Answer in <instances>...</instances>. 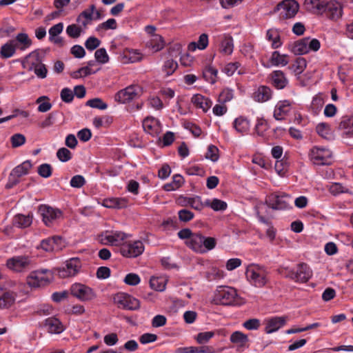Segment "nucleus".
<instances>
[{
    "label": "nucleus",
    "mask_w": 353,
    "mask_h": 353,
    "mask_svg": "<svg viewBox=\"0 0 353 353\" xmlns=\"http://www.w3.org/2000/svg\"><path fill=\"white\" fill-rule=\"evenodd\" d=\"M144 130L152 137L159 135L161 132L160 121L152 117H148L143 121Z\"/></svg>",
    "instance_id": "f3484780"
},
{
    "label": "nucleus",
    "mask_w": 353,
    "mask_h": 353,
    "mask_svg": "<svg viewBox=\"0 0 353 353\" xmlns=\"http://www.w3.org/2000/svg\"><path fill=\"white\" fill-rule=\"evenodd\" d=\"M207 205L210 206L214 211H223L227 208V203L218 199H214L211 203L208 202Z\"/></svg>",
    "instance_id": "8fccbe9b"
},
{
    "label": "nucleus",
    "mask_w": 353,
    "mask_h": 353,
    "mask_svg": "<svg viewBox=\"0 0 353 353\" xmlns=\"http://www.w3.org/2000/svg\"><path fill=\"white\" fill-rule=\"evenodd\" d=\"M268 272L265 266L252 263L248 265L245 275L249 282L257 288H262L268 282Z\"/></svg>",
    "instance_id": "f03ea898"
},
{
    "label": "nucleus",
    "mask_w": 353,
    "mask_h": 353,
    "mask_svg": "<svg viewBox=\"0 0 353 353\" xmlns=\"http://www.w3.org/2000/svg\"><path fill=\"white\" fill-rule=\"evenodd\" d=\"M51 274L47 269H41L32 272L27 277V283L32 288H39L50 283Z\"/></svg>",
    "instance_id": "0eeeda50"
},
{
    "label": "nucleus",
    "mask_w": 353,
    "mask_h": 353,
    "mask_svg": "<svg viewBox=\"0 0 353 353\" xmlns=\"http://www.w3.org/2000/svg\"><path fill=\"white\" fill-rule=\"evenodd\" d=\"M156 30H157V28L155 26H150V25L147 26L145 28V31L148 34L154 36L157 40H159L160 41L156 46H153V48H154L156 49V50H159L162 49L163 47V38L160 35L155 34Z\"/></svg>",
    "instance_id": "a19ab883"
},
{
    "label": "nucleus",
    "mask_w": 353,
    "mask_h": 353,
    "mask_svg": "<svg viewBox=\"0 0 353 353\" xmlns=\"http://www.w3.org/2000/svg\"><path fill=\"white\" fill-rule=\"evenodd\" d=\"M85 183V180L84 177L81 175H75L74 176L70 182V185L72 188H80L83 187Z\"/></svg>",
    "instance_id": "774afa93"
},
{
    "label": "nucleus",
    "mask_w": 353,
    "mask_h": 353,
    "mask_svg": "<svg viewBox=\"0 0 353 353\" xmlns=\"http://www.w3.org/2000/svg\"><path fill=\"white\" fill-rule=\"evenodd\" d=\"M45 326L48 327V332L51 334H60L64 330L63 325L61 321L54 317L46 319Z\"/></svg>",
    "instance_id": "c85d7f7f"
},
{
    "label": "nucleus",
    "mask_w": 353,
    "mask_h": 353,
    "mask_svg": "<svg viewBox=\"0 0 353 353\" xmlns=\"http://www.w3.org/2000/svg\"><path fill=\"white\" fill-rule=\"evenodd\" d=\"M287 321L286 316H275L266 321L265 330L266 333L270 334L277 331L283 327Z\"/></svg>",
    "instance_id": "412c9836"
},
{
    "label": "nucleus",
    "mask_w": 353,
    "mask_h": 353,
    "mask_svg": "<svg viewBox=\"0 0 353 353\" xmlns=\"http://www.w3.org/2000/svg\"><path fill=\"white\" fill-rule=\"evenodd\" d=\"M12 148H18L23 145L26 142V137L22 134H14L10 138Z\"/></svg>",
    "instance_id": "4d7b16f0"
},
{
    "label": "nucleus",
    "mask_w": 353,
    "mask_h": 353,
    "mask_svg": "<svg viewBox=\"0 0 353 353\" xmlns=\"http://www.w3.org/2000/svg\"><path fill=\"white\" fill-rule=\"evenodd\" d=\"M150 285L151 288L159 292L163 291L165 288L163 279L159 277H152L150 280Z\"/></svg>",
    "instance_id": "79ce46f5"
},
{
    "label": "nucleus",
    "mask_w": 353,
    "mask_h": 353,
    "mask_svg": "<svg viewBox=\"0 0 353 353\" xmlns=\"http://www.w3.org/2000/svg\"><path fill=\"white\" fill-rule=\"evenodd\" d=\"M325 0H305L306 10L315 14H323Z\"/></svg>",
    "instance_id": "a878e982"
},
{
    "label": "nucleus",
    "mask_w": 353,
    "mask_h": 353,
    "mask_svg": "<svg viewBox=\"0 0 353 353\" xmlns=\"http://www.w3.org/2000/svg\"><path fill=\"white\" fill-rule=\"evenodd\" d=\"M299 8V3L296 1L284 0L276 6L274 11L280 12L281 19H286L293 18L297 13Z\"/></svg>",
    "instance_id": "6e6552de"
},
{
    "label": "nucleus",
    "mask_w": 353,
    "mask_h": 353,
    "mask_svg": "<svg viewBox=\"0 0 353 353\" xmlns=\"http://www.w3.org/2000/svg\"><path fill=\"white\" fill-rule=\"evenodd\" d=\"M32 168V163L30 161H26L19 165L15 167L10 173V179L12 177L19 178L28 173Z\"/></svg>",
    "instance_id": "7c9ffc66"
},
{
    "label": "nucleus",
    "mask_w": 353,
    "mask_h": 353,
    "mask_svg": "<svg viewBox=\"0 0 353 353\" xmlns=\"http://www.w3.org/2000/svg\"><path fill=\"white\" fill-rule=\"evenodd\" d=\"M220 50L221 52L230 54L233 51V40L232 37H225L221 43Z\"/></svg>",
    "instance_id": "ea45409f"
},
{
    "label": "nucleus",
    "mask_w": 353,
    "mask_h": 353,
    "mask_svg": "<svg viewBox=\"0 0 353 353\" xmlns=\"http://www.w3.org/2000/svg\"><path fill=\"white\" fill-rule=\"evenodd\" d=\"M272 97L271 89L266 85H261L253 93V99L257 102H265L270 99Z\"/></svg>",
    "instance_id": "393cba45"
},
{
    "label": "nucleus",
    "mask_w": 353,
    "mask_h": 353,
    "mask_svg": "<svg viewBox=\"0 0 353 353\" xmlns=\"http://www.w3.org/2000/svg\"><path fill=\"white\" fill-rule=\"evenodd\" d=\"M208 45V36L207 34H202L199 36L198 42H192L188 46V49L191 50H194L196 48H198L200 50H204L207 48Z\"/></svg>",
    "instance_id": "4c0bfd02"
},
{
    "label": "nucleus",
    "mask_w": 353,
    "mask_h": 353,
    "mask_svg": "<svg viewBox=\"0 0 353 353\" xmlns=\"http://www.w3.org/2000/svg\"><path fill=\"white\" fill-rule=\"evenodd\" d=\"M292 199L287 194H272L268 196L266 203L274 210H285L290 207Z\"/></svg>",
    "instance_id": "1a4fd4ad"
},
{
    "label": "nucleus",
    "mask_w": 353,
    "mask_h": 353,
    "mask_svg": "<svg viewBox=\"0 0 353 353\" xmlns=\"http://www.w3.org/2000/svg\"><path fill=\"white\" fill-rule=\"evenodd\" d=\"M339 130L347 136H353V116H343L339 124Z\"/></svg>",
    "instance_id": "bb28decb"
},
{
    "label": "nucleus",
    "mask_w": 353,
    "mask_h": 353,
    "mask_svg": "<svg viewBox=\"0 0 353 353\" xmlns=\"http://www.w3.org/2000/svg\"><path fill=\"white\" fill-rule=\"evenodd\" d=\"M324 6L323 13L325 12L330 19L336 21L342 17L343 7L339 2L335 0L325 1Z\"/></svg>",
    "instance_id": "dca6fc26"
},
{
    "label": "nucleus",
    "mask_w": 353,
    "mask_h": 353,
    "mask_svg": "<svg viewBox=\"0 0 353 353\" xmlns=\"http://www.w3.org/2000/svg\"><path fill=\"white\" fill-rule=\"evenodd\" d=\"M101 41L94 37H89L85 42V46L88 50H94L100 46Z\"/></svg>",
    "instance_id": "0e129e2a"
},
{
    "label": "nucleus",
    "mask_w": 353,
    "mask_h": 353,
    "mask_svg": "<svg viewBox=\"0 0 353 353\" xmlns=\"http://www.w3.org/2000/svg\"><path fill=\"white\" fill-rule=\"evenodd\" d=\"M291 102L288 100L280 101L275 106L274 117L276 120H283L291 110Z\"/></svg>",
    "instance_id": "6ab92c4d"
},
{
    "label": "nucleus",
    "mask_w": 353,
    "mask_h": 353,
    "mask_svg": "<svg viewBox=\"0 0 353 353\" xmlns=\"http://www.w3.org/2000/svg\"><path fill=\"white\" fill-rule=\"evenodd\" d=\"M307 38L301 39L294 43L292 47V52L296 55L305 54L309 52L307 46Z\"/></svg>",
    "instance_id": "2f4dec72"
},
{
    "label": "nucleus",
    "mask_w": 353,
    "mask_h": 353,
    "mask_svg": "<svg viewBox=\"0 0 353 353\" xmlns=\"http://www.w3.org/2000/svg\"><path fill=\"white\" fill-rule=\"evenodd\" d=\"M7 267L16 272L28 271L34 267V261L32 257L21 255L14 256L7 260Z\"/></svg>",
    "instance_id": "39448f33"
},
{
    "label": "nucleus",
    "mask_w": 353,
    "mask_h": 353,
    "mask_svg": "<svg viewBox=\"0 0 353 353\" xmlns=\"http://www.w3.org/2000/svg\"><path fill=\"white\" fill-rule=\"evenodd\" d=\"M70 292L72 296L81 301H89L96 297V294L91 288L79 283L71 286Z\"/></svg>",
    "instance_id": "9d476101"
},
{
    "label": "nucleus",
    "mask_w": 353,
    "mask_h": 353,
    "mask_svg": "<svg viewBox=\"0 0 353 353\" xmlns=\"http://www.w3.org/2000/svg\"><path fill=\"white\" fill-rule=\"evenodd\" d=\"M311 161L316 165H328L330 163L332 152L325 148L314 147L310 152Z\"/></svg>",
    "instance_id": "9b49d317"
},
{
    "label": "nucleus",
    "mask_w": 353,
    "mask_h": 353,
    "mask_svg": "<svg viewBox=\"0 0 353 353\" xmlns=\"http://www.w3.org/2000/svg\"><path fill=\"white\" fill-rule=\"evenodd\" d=\"M61 241V237L54 236L52 238H48L41 241L40 248L46 252H53L59 249Z\"/></svg>",
    "instance_id": "5701e85b"
},
{
    "label": "nucleus",
    "mask_w": 353,
    "mask_h": 353,
    "mask_svg": "<svg viewBox=\"0 0 353 353\" xmlns=\"http://www.w3.org/2000/svg\"><path fill=\"white\" fill-rule=\"evenodd\" d=\"M312 275V273L309 266L305 263H300L298 265L295 272V281L306 283L311 278Z\"/></svg>",
    "instance_id": "4be33fe9"
},
{
    "label": "nucleus",
    "mask_w": 353,
    "mask_h": 353,
    "mask_svg": "<svg viewBox=\"0 0 353 353\" xmlns=\"http://www.w3.org/2000/svg\"><path fill=\"white\" fill-rule=\"evenodd\" d=\"M214 336V332L212 331L200 332L197 334L196 339L199 344H203L208 342Z\"/></svg>",
    "instance_id": "052dcab7"
},
{
    "label": "nucleus",
    "mask_w": 353,
    "mask_h": 353,
    "mask_svg": "<svg viewBox=\"0 0 353 353\" xmlns=\"http://www.w3.org/2000/svg\"><path fill=\"white\" fill-rule=\"evenodd\" d=\"M38 174L43 178H48L52 175V168L48 163H43L38 167Z\"/></svg>",
    "instance_id": "864d4df0"
},
{
    "label": "nucleus",
    "mask_w": 353,
    "mask_h": 353,
    "mask_svg": "<svg viewBox=\"0 0 353 353\" xmlns=\"http://www.w3.org/2000/svg\"><path fill=\"white\" fill-rule=\"evenodd\" d=\"M239 297L236 290L232 287L219 286L214 292V302L221 305H237Z\"/></svg>",
    "instance_id": "7ed1b4c3"
},
{
    "label": "nucleus",
    "mask_w": 353,
    "mask_h": 353,
    "mask_svg": "<svg viewBox=\"0 0 353 353\" xmlns=\"http://www.w3.org/2000/svg\"><path fill=\"white\" fill-rule=\"evenodd\" d=\"M233 98V91L232 90L230 89H224L223 91L219 94L218 101L220 103L224 104L225 103H227L232 100Z\"/></svg>",
    "instance_id": "6e6d98bb"
},
{
    "label": "nucleus",
    "mask_w": 353,
    "mask_h": 353,
    "mask_svg": "<svg viewBox=\"0 0 353 353\" xmlns=\"http://www.w3.org/2000/svg\"><path fill=\"white\" fill-rule=\"evenodd\" d=\"M94 57L100 63L104 64L108 62L109 57L105 48H99L96 50L94 53Z\"/></svg>",
    "instance_id": "603ef678"
},
{
    "label": "nucleus",
    "mask_w": 353,
    "mask_h": 353,
    "mask_svg": "<svg viewBox=\"0 0 353 353\" xmlns=\"http://www.w3.org/2000/svg\"><path fill=\"white\" fill-rule=\"evenodd\" d=\"M32 222V216L30 215L17 214L13 219V225L19 228L29 227Z\"/></svg>",
    "instance_id": "473e14b6"
},
{
    "label": "nucleus",
    "mask_w": 353,
    "mask_h": 353,
    "mask_svg": "<svg viewBox=\"0 0 353 353\" xmlns=\"http://www.w3.org/2000/svg\"><path fill=\"white\" fill-rule=\"evenodd\" d=\"M32 40L26 33H19L14 39L8 40L0 48V57L7 59L14 56L17 49L24 51L32 45Z\"/></svg>",
    "instance_id": "f257e3e1"
},
{
    "label": "nucleus",
    "mask_w": 353,
    "mask_h": 353,
    "mask_svg": "<svg viewBox=\"0 0 353 353\" xmlns=\"http://www.w3.org/2000/svg\"><path fill=\"white\" fill-rule=\"evenodd\" d=\"M254 130L259 136H263L264 132L268 130L267 121L262 118L258 119Z\"/></svg>",
    "instance_id": "13d9d810"
},
{
    "label": "nucleus",
    "mask_w": 353,
    "mask_h": 353,
    "mask_svg": "<svg viewBox=\"0 0 353 353\" xmlns=\"http://www.w3.org/2000/svg\"><path fill=\"white\" fill-rule=\"evenodd\" d=\"M57 157L60 161L67 162L71 159L72 153L68 149L65 148H61L57 150Z\"/></svg>",
    "instance_id": "3c124183"
},
{
    "label": "nucleus",
    "mask_w": 353,
    "mask_h": 353,
    "mask_svg": "<svg viewBox=\"0 0 353 353\" xmlns=\"http://www.w3.org/2000/svg\"><path fill=\"white\" fill-rule=\"evenodd\" d=\"M272 84L277 89L284 88L288 81L284 73L281 70H275L271 74Z\"/></svg>",
    "instance_id": "cd10ccee"
},
{
    "label": "nucleus",
    "mask_w": 353,
    "mask_h": 353,
    "mask_svg": "<svg viewBox=\"0 0 353 353\" xmlns=\"http://www.w3.org/2000/svg\"><path fill=\"white\" fill-rule=\"evenodd\" d=\"M142 92L141 87L138 85H131L117 92L114 99L117 102L125 103L139 98Z\"/></svg>",
    "instance_id": "423d86ee"
},
{
    "label": "nucleus",
    "mask_w": 353,
    "mask_h": 353,
    "mask_svg": "<svg viewBox=\"0 0 353 353\" xmlns=\"http://www.w3.org/2000/svg\"><path fill=\"white\" fill-rule=\"evenodd\" d=\"M96 10L94 4L90 6L89 9L83 11L77 17V21L81 23L84 27L88 24V21L92 19V14Z\"/></svg>",
    "instance_id": "72a5a7b5"
},
{
    "label": "nucleus",
    "mask_w": 353,
    "mask_h": 353,
    "mask_svg": "<svg viewBox=\"0 0 353 353\" xmlns=\"http://www.w3.org/2000/svg\"><path fill=\"white\" fill-rule=\"evenodd\" d=\"M324 105V100L319 95L315 96L312 101L311 108L314 114H318Z\"/></svg>",
    "instance_id": "49530a36"
},
{
    "label": "nucleus",
    "mask_w": 353,
    "mask_h": 353,
    "mask_svg": "<svg viewBox=\"0 0 353 353\" xmlns=\"http://www.w3.org/2000/svg\"><path fill=\"white\" fill-rule=\"evenodd\" d=\"M307 65L306 60L304 58L299 57L292 65V68L296 74H301Z\"/></svg>",
    "instance_id": "37998d69"
},
{
    "label": "nucleus",
    "mask_w": 353,
    "mask_h": 353,
    "mask_svg": "<svg viewBox=\"0 0 353 353\" xmlns=\"http://www.w3.org/2000/svg\"><path fill=\"white\" fill-rule=\"evenodd\" d=\"M230 341L239 347H244L248 341V337L241 332L236 331L230 336Z\"/></svg>",
    "instance_id": "c9c22d12"
},
{
    "label": "nucleus",
    "mask_w": 353,
    "mask_h": 353,
    "mask_svg": "<svg viewBox=\"0 0 353 353\" xmlns=\"http://www.w3.org/2000/svg\"><path fill=\"white\" fill-rule=\"evenodd\" d=\"M140 281L141 279L139 276L135 273H129L124 279V282L129 285H137Z\"/></svg>",
    "instance_id": "680f3d73"
},
{
    "label": "nucleus",
    "mask_w": 353,
    "mask_h": 353,
    "mask_svg": "<svg viewBox=\"0 0 353 353\" xmlns=\"http://www.w3.org/2000/svg\"><path fill=\"white\" fill-rule=\"evenodd\" d=\"M184 183V179L180 174H174L170 183L165 184L163 187L165 191H173L179 189Z\"/></svg>",
    "instance_id": "f704fd0d"
},
{
    "label": "nucleus",
    "mask_w": 353,
    "mask_h": 353,
    "mask_svg": "<svg viewBox=\"0 0 353 353\" xmlns=\"http://www.w3.org/2000/svg\"><path fill=\"white\" fill-rule=\"evenodd\" d=\"M271 62L274 65L285 66L288 63V56L281 54L278 51H274L271 57Z\"/></svg>",
    "instance_id": "58836bf2"
},
{
    "label": "nucleus",
    "mask_w": 353,
    "mask_h": 353,
    "mask_svg": "<svg viewBox=\"0 0 353 353\" xmlns=\"http://www.w3.org/2000/svg\"><path fill=\"white\" fill-rule=\"evenodd\" d=\"M217 74L218 70L211 65L208 66L203 72L204 77H210L212 83H215Z\"/></svg>",
    "instance_id": "e2e57ef3"
},
{
    "label": "nucleus",
    "mask_w": 353,
    "mask_h": 353,
    "mask_svg": "<svg viewBox=\"0 0 353 353\" xmlns=\"http://www.w3.org/2000/svg\"><path fill=\"white\" fill-rule=\"evenodd\" d=\"M178 68L177 63L173 59H168L165 61L163 66V70L165 72L166 75L169 76L173 74V72Z\"/></svg>",
    "instance_id": "de8ad7c7"
},
{
    "label": "nucleus",
    "mask_w": 353,
    "mask_h": 353,
    "mask_svg": "<svg viewBox=\"0 0 353 353\" xmlns=\"http://www.w3.org/2000/svg\"><path fill=\"white\" fill-rule=\"evenodd\" d=\"M81 268V262L78 258H71L66 261L65 265L58 269V274L61 278L75 276Z\"/></svg>",
    "instance_id": "ddd939ff"
},
{
    "label": "nucleus",
    "mask_w": 353,
    "mask_h": 353,
    "mask_svg": "<svg viewBox=\"0 0 353 353\" xmlns=\"http://www.w3.org/2000/svg\"><path fill=\"white\" fill-rule=\"evenodd\" d=\"M114 299V302L122 309L136 310L140 307L139 301L127 294H119Z\"/></svg>",
    "instance_id": "2eb2a0df"
},
{
    "label": "nucleus",
    "mask_w": 353,
    "mask_h": 353,
    "mask_svg": "<svg viewBox=\"0 0 353 353\" xmlns=\"http://www.w3.org/2000/svg\"><path fill=\"white\" fill-rule=\"evenodd\" d=\"M316 132L323 138L328 139L330 134V129L327 124L321 123L316 125Z\"/></svg>",
    "instance_id": "5fc2aeb1"
},
{
    "label": "nucleus",
    "mask_w": 353,
    "mask_h": 353,
    "mask_svg": "<svg viewBox=\"0 0 353 353\" xmlns=\"http://www.w3.org/2000/svg\"><path fill=\"white\" fill-rule=\"evenodd\" d=\"M203 236L201 233H194L191 239L185 241V244L192 250L198 253H205L206 249L202 247Z\"/></svg>",
    "instance_id": "aec40b11"
},
{
    "label": "nucleus",
    "mask_w": 353,
    "mask_h": 353,
    "mask_svg": "<svg viewBox=\"0 0 353 353\" xmlns=\"http://www.w3.org/2000/svg\"><path fill=\"white\" fill-rule=\"evenodd\" d=\"M61 99L65 103H70L74 99L73 92L68 88H65L61 91Z\"/></svg>",
    "instance_id": "338daca9"
},
{
    "label": "nucleus",
    "mask_w": 353,
    "mask_h": 353,
    "mask_svg": "<svg viewBox=\"0 0 353 353\" xmlns=\"http://www.w3.org/2000/svg\"><path fill=\"white\" fill-rule=\"evenodd\" d=\"M67 34L72 38H78L81 33V28L76 24H72L66 28Z\"/></svg>",
    "instance_id": "69168bd1"
},
{
    "label": "nucleus",
    "mask_w": 353,
    "mask_h": 353,
    "mask_svg": "<svg viewBox=\"0 0 353 353\" xmlns=\"http://www.w3.org/2000/svg\"><path fill=\"white\" fill-rule=\"evenodd\" d=\"M205 158L214 162L216 161L219 159V149L213 145H209L205 154Z\"/></svg>",
    "instance_id": "bf43d9fd"
},
{
    "label": "nucleus",
    "mask_w": 353,
    "mask_h": 353,
    "mask_svg": "<svg viewBox=\"0 0 353 353\" xmlns=\"http://www.w3.org/2000/svg\"><path fill=\"white\" fill-rule=\"evenodd\" d=\"M15 301L13 292L0 288V308L10 307Z\"/></svg>",
    "instance_id": "b1692460"
},
{
    "label": "nucleus",
    "mask_w": 353,
    "mask_h": 353,
    "mask_svg": "<svg viewBox=\"0 0 353 353\" xmlns=\"http://www.w3.org/2000/svg\"><path fill=\"white\" fill-rule=\"evenodd\" d=\"M43 100L49 101V98L46 96H42L39 97L36 101L37 103H40L38 107V111L40 112H46L52 108V104L49 101L42 102Z\"/></svg>",
    "instance_id": "c03bdc74"
},
{
    "label": "nucleus",
    "mask_w": 353,
    "mask_h": 353,
    "mask_svg": "<svg viewBox=\"0 0 353 353\" xmlns=\"http://www.w3.org/2000/svg\"><path fill=\"white\" fill-rule=\"evenodd\" d=\"M39 212L42 216L43 223L47 226H50L55 220L60 218L62 215V212L60 210L53 208L46 205H40Z\"/></svg>",
    "instance_id": "4468645a"
},
{
    "label": "nucleus",
    "mask_w": 353,
    "mask_h": 353,
    "mask_svg": "<svg viewBox=\"0 0 353 353\" xmlns=\"http://www.w3.org/2000/svg\"><path fill=\"white\" fill-rule=\"evenodd\" d=\"M126 238V234L120 231L105 232L101 235V241L104 244L117 245Z\"/></svg>",
    "instance_id": "a211bd4d"
},
{
    "label": "nucleus",
    "mask_w": 353,
    "mask_h": 353,
    "mask_svg": "<svg viewBox=\"0 0 353 353\" xmlns=\"http://www.w3.org/2000/svg\"><path fill=\"white\" fill-rule=\"evenodd\" d=\"M250 121L243 117L236 118L234 121V128L241 133L247 132L250 129Z\"/></svg>",
    "instance_id": "e433bc0d"
},
{
    "label": "nucleus",
    "mask_w": 353,
    "mask_h": 353,
    "mask_svg": "<svg viewBox=\"0 0 353 353\" xmlns=\"http://www.w3.org/2000/svg\"><path fill=\"white\" fill-rule=\"evenodd\" d=\"M95 72H92L90 67L85 66L70 73V76L73 79H79L82 77L88 76Z\"/></svg>",
    "instance_id": "a18cd8bd"
},
{
    "label": "nucleus",
    "mask_w": 353,
    "mask_h": 353,
    "mask_svg": "<svg viewBox=\"0 0 353 353\" xmlns=\"http://www.w3.org/2000/svg\"><path fill=\"white\" fill-rule=\"evenodd\" d=\"M86 105L92 108H97L99 110H105L108 108V105L99 98H94L88 100L86 102Z\"/></svg>",
    "instance_id": "09e8293b"
},
{
    "label": "nucleus",
    "mask_w": 353,
    "mask_h": 353,
    "mask_svg": "<svg viewBox=\"0 0 353 353\" xmlns=\"http://www.w3.org/2000/svg\"><path fill=\"white\" fill-rule=\"evenodd\" d=\"M192 103L197 108H201L203 112H207L212 106V101L204 96L196 94L192 97Z\"/></svg>",
    "instance_id": "c756f323"
},
{
    "label": "nucleus",
    "mask_w": 353,
    "mask_h": 353,
    "mask_svg": "<svg viewBox=\"0 0 353 353\" xmlns=\"http://www.w3.org/2000/svg\"><path fill=\"white\" fill-rule=\"evenodd\" d=\"M144 251V245L142 241H135L123 243L120 248V253L128 258H135L141 255Z\"/></svg>",
    "instance_id": "f8f14e48"
},
{
    "label": "nucleus",
    "mask_w": 353,
    "mask_h": 353,
    "mask_svg": "<svg viewBox=\"0 0 353 353\" xmlns=\"http://www.w3.org/2000/svg\"><path fill=\"white\" fill-rule=\"evenodd\" d=\"M23 68H28L29 70H34L35 74L41 79L47 75L46 65L41 63V59L38 50H34L28 54L22 62Z\"/></svg>",
    "instance_id": "20e7f679"
}]
</instances>
